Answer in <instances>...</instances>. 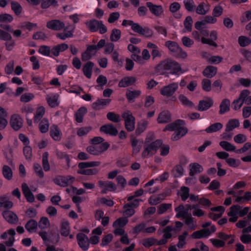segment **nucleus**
Masks as SVG:
<instances>
[{
	"instance_id": "nucleus-59",
	"label": "nucleus",
	"mask_w": 251,
	"mask_h": 251,
	"mask_svg": "<svg viewBox=\"0 0 251 251\" xmlns=\"http://www.w3.org/2000/svg\"><path fill=\"white\" fill-rule=\"evenodd\" d=\"M74 179V177H71L70 176H68L67 177H61L59 180L60 182L58 184L61 186H66L69 183H72Z\"/></svg>"
},
{
	"instance_id": "nucleus-24",
	"label": "nucleus",
	"mask_w": 251,
	"mask_h": 251,
	"mask_svg": "<svg viewBox=\"0 0 251 251\" xmlns=\"http://www.w3.org/2000/svg\"><path fill=\"white\" fill-rule=\"evenodd\" d=\"M94 66V63L91 61H88L82 68V71L85 76L90 78L92 76V70Z\"/></svg>"
},
{
	"instance_id": "nucleus-34",
	"label": "nucleus",
	"mask_w": 251,
	"mask_h": 251,
	"mask_svg": "<svg viewBox=\"0 0 251 251\" xmlns=\"http://www.w3.org/2000/svg\"><path fill=\"white\" fill-rule=\"evenodd\" d=\"M223 127V125L221 123H215L211 124L210 126L207 127L205 131L207 133H213L218 131L221 129Z\"/></svg>"
},
{
	"instance_id": "nucleus-49",
	"label": "nucleus",
	"mask_w": 251,
	"mask_h": 251,
	"mask_svg": "<svg viewBox=\"0 0 251 251\" xmlns=\"http://www.w3.org/2000/svg\"><path fill=\"white\" fill-rule=\"evenodd\" d=\"M49 124L47 119H43L39 124V129L42 133H46L49 130Z\"/></svg>"
},
{
	"instance_id": "nucleus-54",
	"label": "nucleus",
	"mask_w": 251,
	"mask_h": 251,
	"mask_svg": "<svg viewBox=\"0 0 251 251\" xmlns=\"http://www.w3.org/2000/svg\"><path fill=\"white\" fill-rule=\"evenodd\" d=\"M41 7L44 9L48 8L51 5L55 6L57 5V1L56 0H41Z\"/></svg>"
},
{
	"instance_id": "nucleus-55",
	"label": "nucleus",
	"mask_w": 251,
	"mask_h": 251,
	"mask_svg": "<svg viewBox=\"0 0 251 251\" xmlns=\"http://www.w3.org/2000/svg\"><path fill=\"white\" fill-rule=\"evenodd\" d=\"M192 24L193 19L191 16H188L186 17L184 21V25L187 31L191 32L192 31Z\"/></svg>"
},
{
	"instance_id": "nucleus-5",
	"label": "nucleus",
	"mask_w": 251,
	"mask_h": 251,
	"mask_svg": "<svg viewBox=\"0 0 251 251\" xmlns=\"http://www.w3.org/2000/svg\"><path fill=\"white\" fill-rule=\"evenodd\" d=\"M86 25L92 32H96L99 30L100 34H103L107 31V28L102 21L92 19L87 22Z\"/></svg>"
},
{
	"instance_id": "nucleus-53",
	"label": "nucleus",
	"mask_w": 251,
	"mask_h": 251,
	"mask_svg": "<svg viewBox=\"0 0 251 251\" xmlns=\"http://www.w3.org/2000/svg\"><path fill=\"white\" fill-rule=\"evenodd\" d=\"M209 241L212 244L214 247L217 248H223L225 247L226 245V242L225 241L218 239L211 238L209 240Z\"/></svg>"
},
{
	"instance_id": "nucleus-4",
	"label": "nucleus",
	"mask_w": 251,
	"mask_h": 251,
	"mask_svg": "<svg viewBox=\"0 0 251 251\" xmlns=\"http://www.w3.org/2000/svg\"><path fill=\"white\" fill-rule=\"evenodd\" d=\"M162 144V141L160 139H157L152 142L148 145H146L142 153L143 158H147L152 156L161 147Z\"/></svg>"
},
{
	"instance_id": "nucleus-63",
	"label": "nucleus",
	"mask_w": 251,
	"mask_h": 251,
	"mask_svg": "<svg viewBox=\"0 0 251 251\" xmlns=\"http://www.w3.org/2000/svg\"><path fill=\"white\" fill-rule=\"evenodd\" d=\"M240 212V206L234 205L230 208V211L228 212V216H238Z\"/></svg>"
},
{
	"instance_id": "nucleus-60",
	"label": "nucleus",
	"mask_w": 251,
	"mask_h": 251,
	"mask_svg": "<svg viewBox=\"0 0 251 251\" xmlns=\"http://www.w3.org/2000/svg\"><path fill=\"white\" fill-rule=\"evenodd\" d=\"M223 60L222 56L219 55H213L208 58V63L211 64H218Z\"/></svg>"
},
{
	"instance_id": "nucleus-36",
	"label": "nucleus",
	"mask_w": 251,
	"mask_h": 251,
	"mask_svg": "<svg viewBox=\"0 0 251 251\" xmlns=\"http://www.w3.org/2000/svg\"><path fill=\"white\" fill-rule=\"evenodd\" d=\"M184 172V169L181 165H176L172 170V174L175 177H181Z\"/></svg>"
},
{
	"instance_id": "nucleus-25",
	"label": "nucleus",
	"mask_w": 251,
	"mask_h": 251,
	"mask_svg": "<svg viewBox=\"0 0 251 251\" xmlns=\"http://www.w3.org/2000/svg\"><path fill=\"white\" fill-rule=\"evenodd\" d=\"M50 135L55 141H59L61 138L62 134L57 126L53 125L50 129Z\"/></svg>"
},
{
	"instance_id": "nucleus-14",
	"label": "nucleus",
	"mask_w": 251,
	"mask_h": 251,
	"mask_svg": "<svg viewBox=\"0 0 251 251\" xmlns=\"http://www.w3.org/2000/svg\"><path fill=\"white\" fill-rule=\"evenodd\" d=\"M46 26L53 30H60L65 27V24L59 20H52L49 21Z\"/></svg>"
},
{
	"instance_id": "nucleus-19",
	"label": "nucleus",
	"mask_w": 251,
	"mask_h": 251,
	"mask_svg": "<svg viewBox=\"0 0 251 251\" xmlns=\"http://www.w3.org/2000/svg\"><path fill=\"white\" fill-rule=\"evenodd\" d=\"M251 92L248 89L242 90L239 95V99L241 100L242 104L247 105L251 104Z\"/></svg>"
},
{
	"instance_id": "nucleus-10",
	"label": "nucleus",
	"mask_w": 251,
	"mask_h": 251,
	"mask_svg": "<svg viewBox=\"0 0 251 251\" xmlns=\"http://www.w3.org/2000/svg\"><path fill=\"white\" fill-rule=\"evenodd\" d=\"M10 124L13 129L18 131L23 126V120L19 115L14 114L11 116Z\"/></svg>"
},
{
	"instance_id": "nucleus-40",
	"label": "nucleus",
	"mask_w": 251,
	"mask_h": 251,
	"mask_svg": "<svg viewBox=\"0 0 251 251\" xmlns=\"http://www.w3.org/2000/svg\"><path fill=\"white\" fill-rule=\"evenodd\" d=\"M219 145L227 151H233L235 150V146L227 141H222L219 143Z\"/></svg>"
},
{
	"instance_id": "nucleus-46",
	"label": "nucleus",
	"mask_w": 251,
	"mask_h": 251,
	"mask_svg": "<svg viewBox=\"0 0 251 251\" xmlns=\"http://www.w3.org/2000/svg\"><path fill=\"white\" fill-rule=\"evenodd\" d=\"M121 37V31L120 29L114 28L112 30L110 35V40L112 42L118 41Z\"/></svg>"
},
{
	"instance_id": "nucleus-51",
	"label": "nucleus",
	"mask_w": 251,
	"mask_h": 251,
	"mask_svg": "<svg viewBox=\"0 0 251 251\" xmlns=\"http://www.w3.org/2000/svg\"><path fill=\"white\" fill-rule=\"evenodd\" d=\"M183 3L185 9L189 12H193L195 9V2L193 0H184Z\"/></svg>"
},
{
	"instance_id": "nucleus-28",
	"label": "nucleus",
	"mask_w": 251,
	"mask_h": 251,
	"mask_svg": "<svg viewBox=\"0 0 251 251\" xmlns=\"http://www.w3.org/2000/svg\"><path fill=\"white\" fill-rule=\"evenodd\" d=\"M240 126L239 120L233 119L229 120L226 125V131L229 132L232 131L234 128H237Z\"/></svg>"
},
{
	"instance_id": "nucleus-56",
	"label": "nucleus",
	"mask_w": 251,
	"mask_h": 251,
	"mask_svg": "<svg viewBox=\"0 0 251 251\" xmlns=\"http://www.w3.org/2000/svg\"><path fill=\"white\" fill-rule=\"evenodd\" d=\"M172 207V204L171 203H162L158 208V213L159 214H162L167 210L171 209Z\"/></svg>"
},
{
	"instance_id": "nucleus-43",
	"label": "nucleus",
	"mask_w": 251,
	"mask_h": 251,
	"mask_svg": "<svg viewBox=\"0 0 251 251\" xmlns=\"http://www.w3.org/2000/svg\"><path fill=\"white\" fill-rule=\"evenodd\" d=\"M11 9L16 15H19L22 12L23 8L21 4L17 2L12 1L11 2Z\"/></svg>"
},
{
	"instance_id": "nucleus-30",
	"label": "nucleus",
	"mask_w": 251,
	"mask_h": 251,
	"mask_svg": "<svg viewBox=\"0 0 251 251\" xmlns=\"http://www.w3.org/2000/svg\"><path fill=\"white\" fill-rule=\"evenodd\" d=\"M149 123L147 120H142L139 122L135 130V133L137 136L140 135L147 128Z\"/></svg>"
},
{
	"instance_id": "nucleus-61",
	"label": "nucleus",
	"mask_w": 251,
	"mask_h": 251,
	"mask_svg": "<svg viewBox=\"0 0 251 251\" xmlns=\"http://www.w3.org/2000/svg\"><path fill=\"white\" fill-rule=\"evenodd\" d=\"M38 226L41 229H45L50 226V222L49 219L45 217H42L39 223Z\"/></svg>"
},
{
	"instance_id": "nucleus-13",
	"label": "nucleus",
	"mask_w": 251,
	"mask_h": 251,
	"mask_svg": "<svg viewBox=\"0 0 251 251\" xmlns=\"http://www.w3.org/2000/svg\"><path fill=\"white\" fill-rule=\"evenodd\" d=\"M3 218L11 224H17L19 221L17 215L9 210L4 211L2 213Z\"/></svg>"
},
{
	"instance_id": "nucleus-2",
	"label": "nucleus",
	"mask_w": 251,
	"mask_h": 251,
	"mask_svg": "<svg viewBox=\"0 0 251 251\" xmlns=\"http://www.w3.org/2000/svg\"><path fill=\"white\" fill-rule=\"evenodd\" d=\"M155 70L158 73H163L164 72L168 71L170 74L176 75L181 71V68L176 61L171 59H166L157 65Z\"/></svg>"
},
{
	"instance_id": "nucleus-1",
	"label": "nucleus",
	"mask_w": 251,
	"mask_h": 251,
	"mask_svg": "<svg viewBox=\"0 0 251 251\" xmlns=\"http://www.w3.org/2000/svg\"><path fill=\"white\" fill-rule=\"evenodd\" d=\"M185 122L184 120L177 119L175 121L167 125L163 129V131H174L171 139L173 141H176L184 137L188 132V130L184 126Z\"/></svg>"
},
{
	"instance_id": "nucleus-20",
	"label": "nucleus",
	"mask_w": 251,
	"mask_h": 251,
	"mask_svg": "<svg viewBox=\"0 0 251 251\" xmlns=\"http://www.w3.org/2000/svg\"><path fill=\"white\" fill-rule=\"evenodd\" d=\"M210 235V231L209 228H204L200 230L194 232L191 237L193 239H201L204 237H207Z\"/></svg>"
},
{
	"instance_id": "nucleus-3",
	"label": "nucleus",
	"mask_w": 251,
	"mask_h": 251,
	"mask_svg": "<svg viewBox=\"0 0 251 251\" xmlns=\"http://www.w3.org/2000/svg\"><path fill=\"white\" fill-rule=\"evenodd\" d=\"M100 164L99 161H90L79 162V174L85 175H96L98 170L95 168L86 169L89 167H97Z\"/></svg>"
},
{
	"instance_id": "nucleus-16",
	"label": "nucleus",
	"mask_w": 251,
	"mask_h": 251,
	"mask_svg": "<svg viewBox=\"0 0 251 251\" xmlns=\"http://www.w3.org/2000/svg\"><path fill=\"white\" fill-rule=\"evenodd\" d=\"M213 104V100L210 98H209L207 100H201L199 101L197 110L199 111H206L210 108Z\"/></svg>"
},
{
	"instance_id": "nucleus-11",
	"label": "nucleus",
	"mask_w": 251,
	"mask_h": 251,
	"mask_svg": "<svg viewBox=\"0 0 251 251\" xmlns=\"http://www.w3.org/2000/svg\"><path fill=\"white\" fill-rule=\"evenodd\" d=\"M101 132L111 136H116L118 133L117 129L112 124L102 126L100 129Z\"/></svg>"
},
{
	"instance_id": "nucleus-44",
	"label": "nucleus",
	"mask_w": 251,
	"mask_h": 251,
	"mask_svg": "<svg viewBox=\"0 0 251 251\" xmlns=\"http://www.w3.org/2000/svg\"><path fill=\"white\" fill-rule=\"evenodd\" d=\"M106 117L109 121L114 123H119L121 121L120 115L116 114L113 112H109L107 114Z\"/></svg>"
},
{
	"instance_id": "nucleus-37",
	"label": "nucleus",
	"mask_w": 251,
	"mask_h": 251,
	"mask_svg": "<svg viewBox=\"0 0 251 251\" xmlns=\"http://www.w3.org/2000/svg\"><path fill=\"white\" fill-rule=\"evenodd\" d=\"M83 234L79 233V248H81L83 251H86L89 247V241L88 237L86 240L83 238Z\"/></svg>"
},
{
	"instance_id": "nucleus-39",
	"label": "nucleus",
	"mask_w": 251,
	"mask_h": 251,
	"mask_svg": "<svg viewBox=\"0 0 251 251\" xmlns=\"http://www.w3.org/2000/svg\"><path fill=\"white\" fill-rule=\"evenodd\" d=\"M189 192L190 189L188 187L182 186L178 194L181 197L182 201H185L189 197Z\"/></svg>"
},
{
	"instance_id": "nucleus-38",
	"label": "nucleus",
	"mask_w": 251,
	"mask_h": 251,
	"mask_svg": "<svg viewBox=\"0 0 251 251\" xmlns=\"http://www.w3.org/2000/svg\"><path fill=\"white\" fill-rule=\"evenodd\" d=\"M238 42L241 47H246L251 43V39L249 37L241 35L238 37Z\"/></svg>"
},
{
	"instance_id": "nucleus-64",
	"label": "nucleus",
	"mask_w": 251,
	"mask_h": 251,
	"mask_svg": "<svg viewBox=\"0 0 251 251\" xmlns=\"http://www.w3.org/2000/svg\"><path fill=\"white\" fill-rule=\"evenodd\" d=\"M148 201L151 205H156L161 201V199L159 196H151L149 198Z\"/></svg>"
},
{
	"instance_id": "nucleus-48",
	"label": "nucleus",
	"mask_w": 251,
	"mask_h": 251,
	"mask_svg": "<svg viewBox=\"0 0 251 251\" xmlns=\"http://www.w3.org/2000/svg\"><path fill=\"white\" fill-rule=\"evenodd\" d=\"M156 242H157L156 239L153 237H150L144 239L143 240L142 244L145 247L149 248L156 244Z\"/></svg>"
},
{
	"instance_id": "nucleus-50",
	"label": "nucleus",
	"mask_w": 251,
	"mask_h": 251,
	"mask_svg": "<svg viewBox=\"0 0 251 251\" xmlns=\"http://www.w3.org/2000/svg\"><path fill=\"white\" fill-rule=\"evenodd\" d=\"M128 220L126 218H120L117 219L113 224V226L114 227L117 226L120 227H123L125 226L128 223Z\"/></svg>"
},
{
	"instance_id": "nucleus-33",
	"label": "nucleus",
	"mask_w": 251,
	"mask_h": 251,
	"mask_svg": "<svg viewBox=\"0 0 251 251\" xmlns=\"http://www.w3.org/2000/svg\"><path fill=\"white\" fill-rule=\"evenodd\" d=\"M192 167L189 175L194 176L195 174L200 173L203 170V167L198 163H194L190 164Z\"/></svg>"
},
{
	"instance_id": "nucleus-62",
	"label": "nucleus",
	"mask_w": 251,
	"mask_h": 251,
	"mask_svg": "<svg viewBox=\"0 0 251 251\" xmlns=\"http://www.w3.org/2000/svg\"><path fill=\"white\" fill-rule=\"evenodd\" d=\"M226 162L228 165L232 168H237L240 164V161L238 159L233 158H228L226 159Z\"/></svg>"
},
{
	"instance_id": "nucleus-8",
	"label": "nucleus",
	"mask_w": 251,
	"mask_h": 251,
	"mask_svg": "<svg viewBox=\"0 0 251 251\" xmlns=\"http://www.w3.org/2000/svg\"><path fill=\"white\" fill-rule=\"evenodd\" d=\"M110 144L107 142L102 143L100 145L88 146L86 150L90 154L94 155H99L108 150Z\"/></svg>"
},
{
	"instance_id": "nucleus-15",
	"label": "nucleus",
	"mask_w": 251,
	"mask_h": 251,
	"mask_svg": "<svg viewBox=\"0 0 251 251\" xmlns=\"http://www.w3.org/2000/svg\"><path fill=\"white\" fill-rule=\"evenodd\" d=\"M136 81L134 76H125L122 78L118 83V86L121 88H126L133 85Z\"/></svg>"
},
{
	"instance_id": "nucleus-47",
	"label": "nucleus",
	"mask_w": 251,
	"mask_h": 251,
	"mask_svg": "<svg viewBox=\"0 0 251 251\" xmlns=\"http://www.w3.org/2000/svg\"><path fill=\"white\" fill-rule=\"evenodd\" d=\"M130 26H131V29L134 32L141 35L144 34V28L142 27L139 24L135 23L133 22H130Z\"/></svg>"
},
{
	"instance_id": "nucleus-29",
	"label": "nucleus",
	"mask_w": 251,
	"mask_h": 251,
	"mask_svg": "<svg viewBox=\"0 0 251 251\" xmlns=\"http://www.w3.org/2000/svg\"><path fill=\"white\" fill-rule=\"evenodd\" d=\"M25 228L29 232H35L38 228V223L34 219H30L25 225Z\"/></svg>"
},
{
	"instance_id": "nucleus-12",
	"label": "nucleus",
	"mask_w": 251,
	"mask_h": 251,
	"mask_svg": "<svg viewBox=\"0 0 251 251\" xmlns=\"http://www.w3.org/2000/svg\"><path fill=\"white\" fill-rule=\"evenodd\" d=\"M146 5L151 12L156 17H160L164 12L163 8L161 5H156L151 2H147Z\"/></svg>"
},
{
	"instance_id": "nucleus-58",
	"label": "nucleus",
	"mask_w": 251,
	"mask_h": 251,
	"mask_svg": "<svg viewBox=\"0 0 251 251\" xmlns=\"http://www.w3.org/2000/svg\"><path fill=\"white\" fill-rule=\"evenodd\" d=\"M113 238V236L110 233L104 236L102 239L100 246L102 247H104L108 245L112 241Z\"/></svg>"
},
{
	"instance_id": "nucleus-41",
	"label": "nucleus",
	"mask_w": 251,
	"mask_h": 251,
	"mask_svg": "<svg viewBox=\"0 0 251 251\" xmlns=\"http://www.w3.org/2000/svg\"><path fill=\"white\" fill-rule=\"evenodd\" d=\"M45 112V108L43 106H40L37 108L36 114L34 117V122L38 123L42 118Z\"/></svg>"
},
{
	"instance_id": "nucleus-6",
	"label": "nucleus",
	"mask_w": 251,
	"mask_h": 251,
	"mask_svg": "<svg viewBox=\"0 0 251 251\" xmlns=\"http://www.w3.org/2000/svg\"><path fill=\"white\" fill-rule=\"evenodd\" d=\"M165 45L170 51L174 53L178 57L185 59L188 56L187 52L176 42L169 40L165 42Z\"/></svg>"
},
{
	"instance_id": "nucleus-31",
	"label": "nucleus",
	"mask_w": 251,
	"mask_h": 251,
	"mask_svg": "<svg viewBox=\"0 0 251 251\" xmlns=\"http://www.w3.org/2000/svg\"><path fill=\"white\" fill-rule=\"evenodd\" d=\"M13 205V202L8 200V198L6 196L0 197V207L10 209L12 207Z\"/></svg>"
},
{
	"instance_id": "nucleus-52",
	"label": "nucleus",
	"mask_w": 251,
	"mask_h": 251,
	"mask_svg": "<svg viewBox=\"0 0 251 251\" xmlns=\"http://www.w3.org/2000/svg\"><path fill=\"white\" fill-rule=\"evenodd\" d=\"M179 100L182 104L185 106L189 107H193L194 103L190 100L185 95L181 94L178 97Z\"/></svg>"
},
{
	"instance_id": "nucleus-7",
	"label": "nucleus",
	"mask_w": 251,
	"mask_h": 251,
	"mask_svg": "<svg viewBox=\"0 0 251 251\" xmlns=\"http://www.w3.org/2000/svg\"><path fill=\"white\" fill-rule=\"evenodd\" d=\"M125 120V126L126 130L128 132L133 131L135 128V118L133 116L130 111L123 112L121 115Z\"/></svg>"
},
{
	"instance_id": "nucleus-35",
	"label": "nucleus",
	"mask_w": 251,
	"mask_h": 251,
	"mask_svg": "<svg viewBox=\"0 0 251 251\" xmlns=\"http://www.w3.org/2000/svg\"><path fill=\"white\" fill-rule=\"evenodd\" d=\"M2 173L4 177L8 180L12 179L13 172L12 169L7 165H4L2 169Z\"/></svg>"
},
{
	"instance_id": "nucleus-45",
	"label": "nucleus",
	"mask_w": 251,
	"mask_h": 251,
	"mask_svg": "<svg viewBox=\"0 0 251 251\" xmlns=\"http://www.w3.org/2000/svg\"><path fill=\"white\" fill-rule=\"evenodd\" d=\"M49 153L45 152L42 155V165L45 171H49L50 169V165L48 161Z\"/></svg>"
},
{
	"instance_id": "nucleus-32",
	"label": "nucleus",
	"mask_w": 251,
	"mask_h": 251,
	"mask_svg": "<svg viewBox=\"0 0 251 251\" xmlns=\"http://www.w3.org/2000/svg\"><path fill=\"white\" fill-rule=\"evenodd\" d=\"M70 231V227L69 223L68 221L63 220L61 222L60 233L61 235L64 236H67Z\"/></svg>"
},
{
	"instance_id": "nucleus-18",
	"label": "nucleus",
	"mask_w": 251,
	"mask_h": 251,
	"mask_svg": "<svg viewBox=\"0 0 251 251\" xmlns=\"http://www.w3.org/2000/svg\"><path fill=\"white\" fill-rule=\"evenodd\" d=\"M22 188L23 193L27 201L29 202H33L35 200L34 196L31 192L28 185L26 183H24L22 184Z\"/></svg>"
},
{
	"instance_id": "nucleus-17",
	"label": "nucleus",
	"mask_w": 251,
	"mask_h": 251,
	"mask_svg": "<svg viewBox=\"0 0 251 251\" xmlns=\"http://www.w3.org/2000/svg\"><path fill=\"white\" fill-rule=\"evenodd\" d=\"M142 92L139 90H130L127 89L126 92V98L129 103H133L135 101V99L138 98L141 95Z\"/></svg>"
},
{
	"instance_id": "nucleus-21",
	"label": "nucleus",
	"mask_w": 251,
	"mask_h": 251,
	"mask_svg": "<svg viewBox=\"0 0 251 251\" xmlns=\"http://www.w3.org/2000/svg\"><path fill=\"white\" fill-rule=\"evenodd\" d=\"M171 120V114L169 111H163L158 115L157 121L159 124H165L170 122Z\"/></svg>"
},
{
	"instance_id": "nucleus-57",
	"label": "nucleus",
	"mask_w": 251,
	"mask_h": 251,
	"mask_svg": "<svg viewBox=\"0 0 251 251\" xmlns=\"http://www.w3.org/2000/svg\"><path fill=\"white\" fill-rule=\"evenodd\" d=\"M201 85L202 89L205 92H210L211 90V81L210 79H203Z\"/></svg>"
},
{
	"instance_id": "nucleus-27",
	"label": "nucleus",
	"mask_w": 251,
	"mask_h": 251,
	"mask_svg": "<svg viewBox=\"0 0 251 251\" xmlns=\"http://www.w3.org/2000/svg\"><path fill=\"white\" fill-rule=\"evenodd\" d=\"M98 185L100 187H106L108 191H115L117 187L116 185L112 181L99 180Z\"/></svg>"
},
{
	"instance_id": "nucleus-23",
	"label": "nucleus",
	"mask_w": 251,
	"mask_h": 251,
	"mask_svg": "<svg viewBox=\"0 0 251 251\" xmlns=\"http://www.w3.org/2000/svg\"><path fill=\"white\" fill-rule=\"evenodd\" d=\"M230 101L228 99H223L220 104L219 113L223 115L230 110Z\"/></svg>"
},
{
	"instance_id": "nucleus-42",
	"label": "nucleus",
	"mask_w": 251,
	"mask_h": 251,
	"mask_svg": "<svg viewBox=\"0 0 251 251\" xmlns=\"http://www.w3.org/2000/svg\"><path fill=\"white\" fill-rule=\"evenodd\" d=\"M46 100L49 105L51 107H55L59 105L58 102V97L56 95L52 96H47Z\"/></svg>"
},
{
	"instance_id": "nucleus-9",
	"label": "nucleus",
	"mask_w": 251,
	"mask_h": 251,
	"mask_svg": "<svg viewBox=\"0 0 251 251\" xmlns=\"http://www.w3.org/2000/svg\"><path fill=\"white\" fill-rule=\"evenodd\" d=\"M177 88V85L173 83L163 87L160 90V94L164 96L170 97L173 95Z\"/></svg>"
},
{
	"instance_id": "nucleus-26",
	"label": "nucleus",
	"mask_w": 251,
	"mask_h": 251,
	"mask_svg": "<svg viewBox=\"0 0 251 251\" xmlns=\"http://www.w3.org/2000/svg\"><path fill=\"white\" fill-rule=\"evenodd\" d=\"M111 100V99H98L96 101L92 104L93 109L97 110L101 109L100 106H107L109 104Z\"/></svg>"
},
{
	"instance_id": "nucleus-22",
	"label": "nucleus",
	"mask_w": 251,
	"mask_h": 251,
	"mask_svg": "<svg viewBox=\"0 0 251 251\" xmlns=\"http://www.w3.org/2000/svg\"><path fill=\"white\" fill-rule=\"evenodd\" d=\"M217 68L216 67L209 65L207 66L203 71V75L208 78L214 76L217 73Z\"/></svg>"
}]
</instances>
